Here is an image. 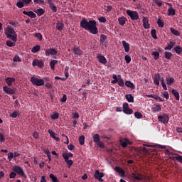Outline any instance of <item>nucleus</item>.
Returning a JSON list of instances; mask_svg holds the SVG:
<instances>
[{"mask_svg":"<svg viewBox=\"0 0 182 182\" xmlns=\"http://www.w3.org/2000/svg\"><path fill=\"white\" fill-rule=\"evenodd\" d=\"M48 133H49L50 137H52V139H53L54 140H56V141H59L60 139H59V137H56V133L53 132V130H51V129L48 130Z\"/></svg>","mask_w":182,"mask_h":182,"instance_id":"a878e982","label":"nucleus"},{"mask_svg":"<svg viewBox=\"0 0 182 182\" xmlns=\"http://www.w3.org/2000/svg\"><path fill=\"white\" fill-rule=\"evenodd\" d=\"M176 44V41H170L166 47H165V50H171L173 47H174Z\"/></svg>","mask_w":182,"mask_h":182,"instance_id":"72a5a7b5","label":"nucleus"},{"mask_svg":"<svg viewBox=\"0 0 182 182\" xmlns=\"http://www.w3.org/2000/svg\"><path fill=\"white\" fill-rule=\"evenodd\" d=\"M5 141V136L3 133H0V142L4 143Z\"/></svg>","mask_w":182,"mask_h":182,"instance_id":"69168bd1","label":"nucleus"},{"mask_svg":"<svg viewBox=\"0 0 182 182\" xmlns=\"http://www.w3.org/2000/svg\"><path fill=\"white\" fill-rule=\"evenodd\" d=\"M163 97H164V99H166V100H168V99H169V94H168V91H164L163 92Z\"/></svg>","mask_w":182,"mask_h":182,"instance_id":"bf43d9fd","label":"nucleus"},{"mask_svg":"<svg viewBox=\"0 0 182 182\" xmlns=\"http://www.w3.org/2000/svg\"><path fill=\"white\" fill-rule=\"evenodd\" d=\"M14 60V65H16V63H17L18 61H22V59L21 58V57H19V55H15L13 58Z\"/></svg>","mask_w":182,"mask_h":182,"instance_id":"3c124183","label":"nucleus"},{"mask_svg":"<svg viewBox=\"0 0 182 182\" xmlns=\"http://www.w3.org/2000/svg\"><path fill=\"white\" fill-rule=\"evenodd\" d=\"M97 58L98 59L99 62L101 63L102 64H107V60L103 54H97Z\"/></svg>","mask_w":182,"mask_h":182,"instance_id":"f8f14e48","label":"nucleus"},{"mask_svg":"<svg viewBox=\"0 0 182 182\" xmlns=\"http://www.w3.org/2000/svg\"><path fill=\"white\" fill-rule=\"evenodd\" d=\"M168 5L171 6V7H169V9H168V16H175V14H176L175 9H173V7H172L171 3H168Z\"/></svg>","mask_w":182,"mask_h":182,"instance_id":"6ab92c4d","label":"nucleus"},{"mask_svg":"<svg viewBox=\"0 0 182 182\" xmlns=\"http://www.w3.org/2000/svg\"><path fill=\"white\" fill-rule=\"evenodd\" d=\"M56 28H57V30H59V31L63 30V28H64L63 23H60L59 21L58 23H56Z\"/></svg>","mask_w":182,"mask_h":182,"instance_id":"e433bc0d","label":"nucleus"},{"mask_svg":"<svg viewBox=\"0 0 182 182\" xmlns=\"http://www.w3.org/2000/svg\"><path fill=\"white\" fill-rule=\"evenodd\" d=\"M174 50L177 54H181L182 53V48L181 47H180V46H176V47L174 48Z\"/></svg>","mask_w":182,"mask_h":182,"instance_id":"de8ad7c7","label":"nucleus"},{"mask_svg":"<svg viewBox=\"0 0 182 182\" xmlns=\"http://www.w3.org/2000/svg\"><path fill=\"white\" fill-rule=\"evenodd\" d=\"M14 107H15V109H20V107H21V104H20L18 100H15V102H14Z\"/></svg>","mask_w":182,"mask_h":182,"instance_id":"5fc2aeb1","label":"nucleus"},{"mask_svg":"<svg viewBox=\"0 0 182 182\" xmlns=\"http://www.w3.org/2000/svg\"><path fill=\"white\" fill-rule=\"evenodd\" d=\"M58 48H48L47 50H46V55H55V54H58Z\"/></svg>","mask_w":182,"mask_h":182,"instance_id":"9d476101","label":"nucleus"},{"mask_svg":"<svg viewBox=\"0 0 182 182\" xmlns=\"http://www.w3.org/2000/svg\"><path fill=\"white\" fill-rule=\"evenodd\" d=\"M126 99L129 103H134V97H133L132 94H127Z\"/></svg>","mask_w":182,"mask_h":182,"instance_id":"393cba45","label":"nucleus"},{"mask_svg":"<svg viewBox=\"0 0 182 182\" xmlns=\"http://www.w3.org/2000/svg\"><path fill=\"white\" fill-rule=\"evenodd\" d=\"M172 94L173 95V96H175V98L176 99V100H180V94H179L178 90L173 88Z\"/></svg>","mask_w":182,"mask_h":182,"instance_id":"c756f323","label":"nucleus"},{"mask_svg":"<svg viewBox=\"0 0 182 182\" xmlns=\"http://www.w3.org/2000/svg\"><path fill=\"white\" fill-rule=\"evenodd\" d=\"M32 64L33 65H38L40 68H42L44 65L43 61H42L41 60H36V59L33 60Z\"/></svg>","mask_w":182,"mask_h":182,"instance_id":"a211bd4d","label":"nucleus"},{"mask_svg":"<svg viewBox=\"0 0 182 182\" xmlns=\"http://www.w3.org/2000/svg\"><path fill=\"white\" fill-rule=\"evenodd\" d=\"M122 46H123L126 53H129V51L130 50V46H129V43H127L125 40H123L122 41Z\"/></svg>","mask_w":182,"mask_h":182,"instance_id":"4be33fe9","label":"nucleus"},{"mask_svg":"<svg viewBox=\"0 0 182 182\" xmlns=\"http://www.w3.org/2000/svg\"><path fill=\"white\" fill-rule=\"evenodd\" d=\"M50 178H51L52 182H60L58 178L54 174H50Z\"/></svg>","mask_w":182,"mask_h":182,"instance_id":"49530a36","label":"nucleus"},{"mask_svg":"<svg viewBox=\"0 0 182 182\" xmlns=\"http://www.w3.org/2000/svg\"><path fill=\"white\" fill-rule=\"evenodd\" d=\"M151 55H154V60H158L160 56L159 51H152Z\"/></svg>","mask_w":182,"mask_h":182,"instance_id":"58836bf2","label":"nucleus"},{"mask_svg":"<svg viewBox=\"0 0 182 182\" xmlns=\"http://www.w3.org/2000/svg\"><path fill=\"white\" fill-rule=\"evenodd\" d=\"M69 70H70L69 65H65V71H64L65 78H68V77H69Z\"/></svg>","mask_w":182,"mask_h":182,"instance_id":"09e8293b","label":"nucleus"},{"mask_svg":"<svg viewBox=\"0 0 182 182\" xmlns=\"http://www.w3.org/2000/svg\"><path fill=\"white\" fill-rule=\"evenodd\" d=\"M152 110L154 113H156V112H161L162 108L161 105H154V107L152 108Z\"/></svg>","mask_w":182,"mask_h":182,"instance_id":"c9c22d12","label":"nucleus"},{"mask_svg":"<svg viewBox=\"0 0 182 182\" xmlns=\"http://www.w3.org/2000/svg\"><path fill=\"white\" fill-rule=\"evenodd\" d=\"M157 24L159 27H164V23L160 17L157 19Z\"/></svg>","mask_w":182,"mask_h":182,"instance_id":"603ef678","label":"nucleus"},{"mask_svg":"<svg viewBox=\"0 0 182 182\" xmlns=\"http://www.w3.org/2000/svg\"><path fill=\"white\" fill-rule=\"evenodd\" d=\"M48 3L49 6L51 9L52 11H53V13H56V11H58V9H57L56 6H55L53 0H48Z\"/></svg>","mask_w":182,"mask_h":182,"instance_id":"dca6fc26","label":"nucleus"},{"mask_svg":"<svg viewBox=\"0 0 182 182\" xmlns=\"http://www.w3.org/2000/svg\"><path fill=\"white\" fill-rule=\"evenodd\" d=\"M151 34L153 37V38H157V36H156V30L155 28H153L151 31Z\"/></svg>","mask_w":182,"mask_h":182,"instance_id":"4d7b16f0","label":"nucleus"},{"mask_svg":"<svg viewBox=\"0 0 182 182\" xmlns=\"http://www.w3.org/2000/svg\"><path fill=\"white\" fill-rule=\"evenodd\" d=\"M12 159H14V153H9L8 154V160L11 161Z\"/></svg>","mask_w":182,"mask_h":182,"instance_id":"774afa93","label":"nucleus"},{"mask_svg":"<svg viewBox=\"0 0 182 182\" xmlns=\"http://www.w3.org/2000/svg\"><path fill=\"white\" fill-rule=\"evenodd\" d=\"M15 177H16V171H13L11 173H10L9 174V178H15Z\"/></svg>","mask_w":182,"mask_h":182,"instance_id":"0e129e2a","label":"nucleus"},{"mask_svg":"<svg viewBox=\"0 0 182 182\" xmlns=\"http://www.w3.org/2000/svg\"><path fill=\"white\" fill-rule=\"evenodd\" d=\"M118 21L121 26H124V24H126V21H127V18L124 16L119 17Z\"/></svg>","mask_w":182,"mask_h":182,"instance_id":"cd10ccee","label":"nucleus"},{"mask_svg":"<svg viewBox=\"0 0 182 182\" xmlns=\"http://www.w3.org/2000/svg\"><path fill=\"white\" fill-rule=\"evenodd\" d=\"M23 14H26V16H28V17H31V18H36V11L34 13L32 11H26V10H24L23 11Z\"/></svg>","mask_w":182,"mask_h":182,"instance_id":"f3484780","label":"nucleus"},{"mask_svg":"<svg viewBox=\"0 0 182 182\" xmlns=\"http://www.w3.org/2000/svg\"><path fill=\"white\" fill-rule=\"evenodd\" d=\"M125 85H127V87H129L132 90H134V88H136L135 84L129 80L125 81Z\"/></svg>","mask_w":182,"mask_h":182,"instance_id":"bb28decb","label":"nucleus"},{"mask_svg":"<svg viewBox=\"0 0 182 182\" xmlns=\"http://www.w3.org/2000/svg\"><path fill=\"white\" fill-rule=\"evenodd\" d=\"M171 160L179 161V163H182V156H177V157H170Z\"/></svg>","mask_w":182,"mask_h":182,"instance_id":"a18cd8bd","label":"nucleus"},{"mask_svg":"<svg viewBox=\"0 0 182 182\" xmlns=\"http://www.w3.org/2000/svg\"><path fill=\"white\" fill-rule=\"evenodd\" d=\"M125 61H126V63H129L130 61H132V57L129 55H125Z\"/></svg>","mask_w":182,"mask_h":182,"instance_id":"e2e57ef3","label":"nucleus"},{"mask_svg":"<svg viewBox=\"0 0 182 182\" xmlns=\"http://www.w3.org/2000/svg\"><path fill=\"white\" fill-rule=\"evenodd\" d=\"M3 90L6 95H15V93H16V88H12L9 85H4Z\"/></svg>","mask_w":182,"mask_h":182,"instance_id":"20e7f679","label":"nucleus"},{"mask_svg":"<svg viewBox=\"0 0 182 182\" xmlns=\"http://www.w3.org/2000/svg\"><path fill=\"white\" fill-rule=\"evenodd\" d=\"M50 117L52 120H58V119H59L60 117L59 112H57V111H54L53 114H51Z\"/></svg>","mask_w":182,"mask_h":182,"instance_id":"473e14b6","label":"nucleus"},{"mask_svg":"<svg viewBox=\"0 0 182 182\" xmlns=\"http://www.w3.org/2000/svg\"><path fill=\"white\" fill-rule=\"evenodd\" d=\"M105 174L104 173H100L99 171V170H96L95 173V178H97V180H99V181H104L102 177H104Z\"/></svg>","mask_w":182,"mask_h":182,"instance_id":"ddd939ff","label":"nucleus"},{"mask_svg":"<svg viewBox=\"0 0 182 182\" xmlns=\"http://www.w3.org/2000/svg\"><path fill=\"white\" fill-rule=\"evenodd\" d=\"M159 122H161V123H164V124H166L169 121V116L168 114H163L162 116L158 117Z\"/></svg>","mask_w":182,"mask_h":182,"instance_id":"1a4fd4ad","label":"nucleus"},{"mask_svg":"<svg viewBox=\"0 0 182 182\" xmlns=\"http://www.w3.org/2000/svg\"><path fill=\"white\" fill-rule=\"evenodd\" d=\"M165 58H167L168 60H171L173 54L171 51H165Z\"/></svg>","mask_w":182,"mask_h":182,"instance_id":"37998d69","label":"nucleus"},{"mask_svg":"<svg viewBox=\"0 0 182 182\" xmlns=\"http://www.w3.org/2000/svg\"><path fill=\"white\" fill-rule=\"evenodd\" d=\"M98 20H99L100 23H106V21H107V18L104 16L99 17Z\"/></svg>","mask_w":182,"mask_h":182,"instance_id":"13d9d810","label":"nucleus"},{"mask_svg":"<svg viewBox=\"0 0 182 182\" xmlns=\"http://www.w3.org/2000/svg\"><path fill=\"white\" fill-rule=\"evenodd\" d=\"M40 50H41V46L37 44V46H34V47H33L31 51L32 53H37L38 51H40Z\"/></svg>","mask_w":182,"mask_h":182,"instance_id":"a19ab883","label":"nucleus"},{"mask_svg":"<svg viewBox=\"0 0 182 182\" xmlns=\"http://www.w3.org/2000/svg\"><path fill=\"white\" fill-rule=\"evenodd\" d=\"M128 144H131L129 140H128L127 139H125V140H124V141H121V146L122 147H127Z\"/></svg>","mask_w":182,"mask_h":182,"instance_id":"4c0bfd02","label":"nucleus"},{"mask_svg":"<svg viewBox=\"0 0 182 182\" xmlns=\"http://www.w3.org/2000/svg\"><path fill=\"white\" fill-rule=\"evenodd\" d=\"M166 84L168 85H172V84L175 81L174 77H166Z\"/></svg>","mask_w":182,"mask_h":182,"instance_id":"c85d7f7f","label":"nucleus"},{"mask_svg":"<svg viewBox=\"0 0 182 182\" xmlns=\"http://www.w3.org/2000/svg\"><path fill=\"white\" fill-rule=\"evenodd\" d=\"M142 21L144 28H149L150 24L149 23V18L147 17H143Z\"/></svg>","mask_w":182,"mask_h":182,"instance_id":"b1692460","label":"nucleus"},{"mask_svg":"<svg viewBox=\"0 0 182 182\" xmlns=\"http://www.w3.org/2000/svg\"><path fill=\"white\" fill-rule=\"evenodd\" d=\"M34 11L38 16H43V14L46 13L45 9H37V10H34Z\"/></svg>","mask_w":182,"mask_h":182,"instance_id":"7c9ffc66","label":"nucleus"},{"mask_svg":"<svg viewBox=\"0 0 182 182\" xmlns=\"http://www.w3.org/2000/svg\"><path fill=\"white\" fill-rule=\"evenodd\" d=\"M92 139H93V141L96 143L98 147H100V149H105V146L104 143L101 141L100 138V134H94V136H92Z\"/></svg>","mask_w":182,"mask_h":182,"instance_id":"7ed1b4c3","label":"nucleus"},{"mask_svg":"<svg viewBox=\"0 0 182 182\" xmlns=\"http://www.w3.org/2000/svg\"><path fill=\"white\" fill-rule=\"evenodd\" d=\"M5 81L7 82L8 85L11 87V85H12V82L16 81V78L14 77H6L5 78Z\"/></svg>","mask_w":182,"mask_h":182,"instance_id":"aec40b11","label":"nucleus"},{"mask_svg":"<svg viewBox=\"0 0 182 182\" xmlns=\"http://www.w3.org/2000/svg\"><path fill=\"white\" fill-rule=\"evenodd\" d=\"M58 63V60H51L50 62V65L52 70H55V65Z\"/></svg>","mask_w":182,"mask_h":182,"instance_id":"ea45409f","label":"nucleus"},{"mask_svg":"<svg viewBox=\"0 0 182 182\" xmlns=\"http://www.w3.org/2000/svg\"><path fill=\"white\" fill-rule=\"evenodd\" d=\"M85 136H80L79 138L80 144H81V146H83L85 144Z\"/></svg>","mask_w":182,"mask_h":182,"instance_id":"8fccbe9b","label":"nucleus"},{"mask_svg":"<svg viewBox=\"0 0 182 182\" xmlns=\"http://www.w3.org/2000/svg\"><path fill=\"white\" fill-rule=\"evenodd\" d=\"M154 2L156 3V4H157V6H159V7H161L163 4V2L161 1V0H154Z\"/></svg>","mask_w":182,"mask_h":182,"instance_id":"338daca9","label":"nucleus"},{"mask_svg":"<svg viewBox=\"0 0 182 182\" xmlns=\"http://www.w3.org/2000/svg\"><path fill=\"white\" fill-rule=\"evenodd\" d=\"M31 81L34 85H43L45 84L43 78H38V77H31Z\"/></svg>","mask_w":182,"mask_h":182,"instance_id":"39448f33","label":"nucleus"},{"mask_svg":"<svg viewBox=\"0 0 182 182\" xmlns=\"http://www.w3.org/2000/svg\"><path fill=\"white\" fill-rule=\"evenodd\" d=\"M127 14L129 16L132 20H138L139 18V13L133 10H127Z\"/></svg>","mask_w":182,"mask_h":182,"instance_id":"423d86ee","label":"nucleus"},{"mask_svg":"<svg viewBox=\"0 0 182 182\" xmlns=\"http://www.w3.org/2000/svg\"><path fill=\"white\" fill-rule=\"evenodd\" d=\"M160 78H161L160 73H156L154 77V84H156V85H159Z\"/></svg>","mask_w":182,"mask_h":182,"instance_id":"4468645a","label":"nucleus"},{"mask_svg":"<svg viewBox=\"0 0 182 182\" xmlns=\"http://www.w3.org/2000/svg\"><path fill=\"white\" fill-rule=\"evenodd\" d=\"M4 33L8 38L12 40L13 43H14V46H16V43L18 41V34L14 28L11 27H6L4 30Z\"/></svg>","mask_w":182,"mask_h":182,"instance_id":"f03ea898","label":"nucleus"},{"mask_svg":"<svg viewBox=\"0 0 182 182\" xmlns=\"http://www.w3.org/2000/svg\"><path fill=\"white\" fill-rule=\"evenodd\" d=\"M13 170L14 171L16 172V173H17V174H18L19 176H21L22 177H25L26 174L22 167H20L19 166H14L13 167Z\"/></svg>","mask_w":182,"mask_h":182,"instance_id":"6e6552de","label":"nucleus"},{"mask_svg":"<svg viewBox=\"0 0 182 182\" xmlns=\"http://www.w3.org/2000/svg\"><path fill=\"white\" fill-rule=\"evenodd\" d=\"M171 31L173 34H175V36H180L179 31L176 30V28H173V27L171 28Z\"/></svg>","mask_w":182,"mask_h":182,"instance_id":"864d4df0","label":"nucleus"},{"mask_svg":"<svg viewBox=\"0 0 182 182\" xmlns=\"http://www.w3.org/2000/svg\"><path fill=\"white\" fill-rule=\"evenodd\" d=\"M132 177L135 180H138L139 181H141L144 180V176L143 174H136L135 173H132Z\"/></svg>","mask_w":182,"mask_h":182,"instance_id":"412c9836","label":"nucleus"},{"mask_svg":"<svg viewBox=\"0 0 182 182\" xmlns=\"http://www.w3.org/2000/svg\"><path fill=\"white\" fill-rule=\"evenodd\" d=\"M16 6L18 7V9H22L23 7H24L23 0L22 1L19 0L18 1H17Z\"/></svg>","mask_w":182,"mask_h":182,"instance_id":"c03bdc74","label":"nucleus"},{"mask_svg":"<svg viewBox=\"0 0 182 182\" xmlns=\"http://www.w3.org/2000/svg\"><path fill=\"white\" fill-rule=\"evenodd\" d=\"M80 26L85 30H90L92 34H97L99 33L98 27L97 26V22L95 20H87V18H82L81 20Z\"/></svg>","mask_w":182,"mask_h":182,"instance_id":"f257e3e1","label":"nucleus"},{"mask_svg":"<svg viewBox=\"0 0 182 182\" xmlns=\"http://www.w3.org/2000/svg\"><path fill=\"white\" fill-rule=\"evenodd\" d=\"M106 40H107V36H106V34H101L100 40V44H103V43H105Z\"/></svg>","mask_w":182,"mask_h":182,"instance_id":"f704fd0d","label":"nucleus"},{"mask_svg":"<svg viewBox=\"0 0 182 182\" xmlns=\"http://www.w3.org/2000/svg\"><path fill=\"white\" fill-rule=\"evenodd\" d=\"M118 84L120 87H124V81L120 74L118 75Z\"/></svg>","mask_w":182,"mask_h":182,"instance_id":"2f4dec72","label":"nucleus"},{"mask_svg":"<svg viewBox=\"0 0 182 182\" xmlns=\"http://www.w3.org/2000/svg\"><path fill=\"white\" fill-rule=\"evenodd\" d=\"M63 157L65 163H67V166H68V168H70L71 166H73V161L69 160V159L67 156V153H63Z\"/></svg>","mask_w":182,"mask_h":182,"instance_id":"9b49d317","label":"nucleus"},{"mask_svg":"<svg viewBox=\"0 0 182 182\" xmlns=\"http://www.w3.org/2000/svg\"><path fill=\"white\" fill-rule=\"evenodd\" d=\"M122 107L123 112L125 113V114H132L133 109L132 108H129L128 102H124Z\"/></svg>","mask_w":182,"mask_h":182,"instance_id":"0eeeda50","label":"nucleus"},{"mask_svg":"<svg viewBox=\"0 0 182 182\" xmlns=\"http://www.w3.org/2000/svg\"><path fill=\"white\" fill-rule=\"evenodd\" d=\"M10 117H13V119H16L18 117V112L17 111H14L11 114H10Z\"/></svg>","mask_w":182,"mask_h":182,"instance_id":"052dcab7","label":"nucleus"},{"mask_svg":"<svg viewBox=\"0 0 182 182\" xmlns=\"http://www.w3.org/2000/svg\"><path fill=\"white\" fill-rule=\"evenodd\" d=\"M73 50L75 53V54H77L78 55H82L84 54V51L80 48V47H77L75 46V47L73 48Z\"/></svg>","mask_w":182,"mask_h":182,"instance_id":"2eb2a0df","label":"nucleus"},{"mask_svg":"<svg viewBox=\"0 0 182 182\" xmlns=\"http://www.w3.org/2000/svg\"><path fill=\"white\" fill-rule=\"evenodd\" d=\"M114 170L117 171V173H119L121 175V177H124L125 171L123 170V168H122V167L117 166L115 167Z\"/></svg>","mask_w":182,"mask_h":182,"instance_id":"5701e85b","label":"nucleus"},{"mask_svg":"<svg viewBox=\"0 0 182 182\" xmlns=\"http://www.w3.org/2000/svg\"><path fill=\"white\" fill-rule=\"evenodd\" d=\"M6 45L9 47H14L15 46V43H14L11 39V40H7L6 41Z\"/></svg>","mask_w":182,"mask_h":182,"instance_id":"6e6d98bb","label":"nucleus"},{"mask_svg":"<svg viewBox=\"0 0 182 182\" xmlns=\"http://www.w3.org/2000/svg\"><path fill=\"white\" fill-rule=\"evenodd\" d=\"M134 116L136 119H143V114L139 111H135Z\"/></svg>","mask_w":182,"mask_h":182,"instance_id":"79ce46f5","label":"nucleus"},{"mask_svg":"<svg viewBox=\"0 0 182 182\" xmlns=\"http://www.w3.org/2000/svg\"><path fill=\"white\" fill-rule=\"evenodd\" d=\"M34 36H35V37H37V38H38L40 41H41L43 38V36H42L41 33H36L34 34Z\"/></svg>","mask_w":182,"mask_h":182,"instance_id":"680f3d73","label":"nucleus"}]
</instances>
